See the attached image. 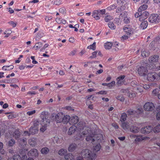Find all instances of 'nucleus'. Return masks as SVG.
<instances>
[{"label": "nucleus", "instance_id": "1", "mask_svg": "<svg viewBox=\"0 0 160 160\" xmlns=\"http://www.w3.org/2000/svg\"><path fill=\"white\" fill-rule=\"evenodd\" d=\"M81 156H84V158H87V160H95L96 157V155L94 153L88 149L83 150L81 152Z\"/></svg>", "mask_w": 160, "mask_h": 160}, {"label": "nucleus", "instance_id": "2", "mask_svg": "<svg viewBox=\"0 0 160 160\" xmlns=\"http://www.w3.org/2000/svg\"><path fill=\"white\" fill-rule=\"evenodd\" d=\"M49 117L50 114L48 112L45 111L42 112L40 115V118L42 119L41 122H45L49 124L50 121L49 119Z\"/></svg>", "mask_w": 160, "mask_h": 160}, {"label": "nucleus", "instance_id": "3", "mask_svg": "<svg viewBox=\"0 0 160 160\" xmlns=\"http://www.w3.org/2000/svg\"><path fill=\"white\" fill-rule=\"evenodd\" d=\"M147 79L149 81L158 80V73L155 72L149 73L147 75Z\"/></svg>", "mask_w": 160, "mask_h": 160}, {"label": "nucleus", "instance_id": "4", "mask_svg": "<svg viewBox=\"0 0 160 160\" xmlns=\"http://www.w3.org/2000/svg\"><path fill=\"white\" fill-rule=\"evenodd\" d=\"M146 66H141L138 68V72L140 75L142 76L147 75L148 70Z\"/></svg>", "mask_w": 160, "mask_h": 160}, {"label": "nucleus", "instance_id": "5", "mask_svg": "<svg viewBox=\"0 0 160 160\" xmlns=\"http://www.w3.org/2000/svg\"><path fill=\"white\" fill-rule=\"evenodd\" d=\"M143 108L146 111H152L154 110L155 106L154 104L151 102L146 103L143 106Z\"/></svg>", "mask_w": 160, "mask_h": 160}, {"label": "nucleus", "instance_id": "6", "mask_svg": "<svg viewBox=\"0 0 160 160\" xmlns=\"http://www.w3.org/2000/svg\"><path fill=\"white\" fill-rule=\"evenodd\" d=\"M158 15L156 14H152L149 17V21L151 23H157L159 22V19L158 18Z\"/></svg>", "mask_w": 160, "mask_h": 160}, {"label": "nucleus", "instance_id": "7", "mask_svg": "<svg viewBox=\"0 0 160 160\" xmlns=\"http://www.w3.org/2000/svg\"><path fill=\"white\" fill-rule=\"evenodd\" d=\"M153 130L152 127L151 126H148L144 127L141 129V132L143 134H148Z\"/></svg>", "mask_w": 160, "mask_h": 160}, {"label": "nucleus", "instance_id": "8", "mask_svg": "<svg viewBox=\"0 0 160 160\" xmlns=\"http://www.w3.org/2000/svg\"><path fill=\"white\" fill-rule=\"evenodd\" d=\"M159 56L158 55H155L150 57L148 58L149 62L153 63L158 62L159 60Z\"/></svg>", "mask_w": 160, "mask_h": 160}, {"label": "nucleus", "instance_id": "9", "mask_svg": "<svg viewBox=\"0 0 160 160\" xmlns=\"http://www.w3.org/2000/svg\"><path fill=\"white\" fill-rule=\"evenodd\" d=\"M29 156H32L33 157H36L38 156V151L36 149H32L30 150L28 153Z\"/></svg>", "mask_w": 160, "mask_h": 160}, {"label": "nucleus", "instance_id": "10", "mask_svg": "<svg viewBox=\"0 0 160 160\" xmlns=\"http://www.w3.org/2000/svg\"><path fill=\"white\" fill-rule=\"evenodd\" d=\"M78 121V118L76 116H73L70 118L69 123L70 124L74 125L77 123Z\"/></svg>", "mask_w": 160, "mask_h": 160}, {"label": "nucleus", "instance_id": "11", "mask_svg": "<svg viewBox=\"0 0 160 160\" xmlns=\"http://www.w3.org/2000/svg\"><path fill=\"white\" fill-rule=\"evenodd\" d=\"M63 114L62 113H58L55 115V118L58 123L61 122L63 118Z\"/></svg>", "mask_w": 160, "mask_h": 160}, {"label": "nucleus", "instance_id": "12", "mask_svg": "<svg viewBox=\"0 0 160 160\" xmlns=\"http://www.w3.org/2000/svg\"><path fill=\"white\" fill-rule=\"evenodd\" d=\"M94 137V135L92 133H90V134L89 133L88 135L86 138V140L87 141L91 142L93 144V142L95 141V139H95V137Z\"/></svg>", "mask_w": 160, "mask_h": 160}, {"label": "nucleus", "instance_id": "13", "mask_svg": "<svg viewBox=\"0 0 160 160\" xmlns=\"http://www.w3.org/2000/svg\"><path fill=\"white\" fill-rule=\"evenodd\" d=\"M123 30L126 33V34H127L128 35H129V36H130L133 33V30H132V29H131V28H124Z\"/></svg>", "mask_w": 160, "mask_h": 160}, {"label": "nucleus", "instance_id": "14", "mask_svg": "<svg viewBox=\"0 0 160 160\" xmlns=\"http://www.w3.org/2000/svg\"><path fill=\"white\" fill-rule=\"evenodd\" d=\"M38 129H37V127L34 125L32 126L29 129V132L31 134H34L36 132H37Z\"/></svg>", "mask_w": 160, "mask_h": 160}, {"label": "nucleus", "instance_id": "15", "mask_svg": "<svg viewBox=\"0 0 160 160\" xmlns=\"http://www.w3.org/2000/svg\"><path fill=\"white\" fill-rule=\"evenodd\" d=\"M77 127L75 125H73L69 129L68 133L69 135H71L74 133L77 129Z\"/></svg>", "mask_w": 160, "mask_h": 160}, {"label": "nucleus", "instance_id": "16", "mask_svg": "<svg viewBox=\"0 0 160 160\" xmlns=\"http://www.w3.org/2000/svg\"><path fill=\"white\" fill-rule=\"evenodd\" d=\"M63 118L62 119V122L64 124L67 123L68 122H69L70 118L69 116L66 115L65 116L63 114Z\"/></svg>", "mask_w": 160, "mask_h": 160}, {"label": "nucleus", "instance_id": "17", "mask_svg": "<svg viewBox=\"0 0 160 160\" xmlns=\"http://www.w3.org/2000/svg\"><path fill=\"white\" fill-rule=\"evenodd\" d=\"M148 25V22L146 21H144L142 22L140 25V28L143 30L147 28Z\"/></svg>", "mask_w": 160, "mask_h": 160}, {"label": "nucleus", "instance_id": "18", "mask_svg": "<svg viewBox=\"0 0 160 160\" xmlns=\"http://www.w3.org/2000/svg\"><path fill=\"white\" fill-rule=\"evenodd\" d=\"M77 147V145L75 143L71 144L68 148V150L69 152H73L76 149Z\"/></svg>", "mask_w": 160, "mask_h": 160}, {"label": "nucleus", "instance_id": "19", "mask_svg": "<svg viewBox=\"0 0 160 160\" xmlns=\"http://www.w3.org/2000/svg\"><path fill=\"white\" fill-rule=\"evenodd\" d=\"M18 142L20 145L23 147L25 145L26 143V139L25 138H20L18 140Z\"/></svg>", "mask_w": 160, "mask_h": 160}, {"label": "nucleus", "instance_id": "20", "mask_svg": "<svg viewBox=\"0 0 160 160\" xmlns=\"http://www.w3.org/2000/svg\"><path fill=\"white\" fill-rule=\"evenodd\" d=\"M64 158L66 160H72L75 159L74 156L71 153H68L64 155Z\"/></svg>", "mask_w": 160, "mask_h": 160}, {"label": "nucleus", "instance_id": "21", "mask_svg": "<svg viewBox=\"0 0 160 160\" xmlns=\"http://www.w3.org/2000/svg\"><path fill=\"white\" fill-rule=\"evenodd\" d=\"M130 131L134 133H137L139 131V128L136 126H132L130 129Z\"/></svg>", "mask_w": 160, "mask_h": 160}, {"label": "nucleus", "instance_id": "22", "mask_svg": "<svg viewBox=\"0 0 160 160\" xmlns=\"http://www.w3.org/2000/svg\"><path fill=\"white\" fill-rule=\"evenodd\" d=\"M53 141L55 143L60 144L62 142V140L61 138H59L58 137L55 136L53 138Z\"/></svg>", "mask_w": 160, "mask_h": 160}, {"label": "nucleus", "instance_id": "23", "mask_svg": "<svg viewBox=\"0 0 160 160\" xmlns=\"http://www.w3.org/2000/svg\"><path fill=\"white\" fill-rule=\"evenodd\" d=\"M29 144L32 146H34L36 144V139L34 138L30 139L28 140Z\"/></svg>", "mask_w": 160, "mask_h": 160}, {"label": "nucleus", "instance_id": "24", "mask_svg": "<svg viewBox=\"0 0 160 160\" xmlns=\"http://www.w3.org/2000/svg\"><path fill=\"white\" fill-rule=\"evenodd\" d=\"M48 124L45 122H41L42 127L40 129V131L42 132H44L46 130L47 125Z\"/></svg>", "mask_w": 160, "mask_h": 160}, {"label": "nucleus", "instance_id": "25", "mask_svg": "<svg viewBox=\"0 0 160 160\" xmlns=\"http://www.w3.org/2000/svg\"><path fill=\"white\" fill-rule=\"evenodd\" d=\"M21 158L20 155L18 154H16L13 155L12 158H8V160H19Z\"/></svg>", "mask_w": 160, "mask_h": 160}, {"label": "nucleus", "instance_id": "26", "mask_svg": "<svg viewBox=\"0 0 160 160\" xmlns=\"http://www.w3.org/2000/svg\"><path fill=\"white\" fill-rule=\"evenodd\" d=\"M67 152V149L64 148H62L58 151V154L61 156H63L65 155V154Z\"/></svg>", "mask_w": 160, "mask_h": 160}, {"label": "nucleus", "instance_id": "27", "mask_svg": "<svg viewBox=\"0 0 160 160\" xmlns=\"http://www.w3.org/2000/svg\"><path fill=\"white\" fill-rule=\"evenodd\" d=\"M41 151L42 154H46L48 153L49 150L47 147H44L41 149Z\"/></svg>", "mask_w": 160, "mask_h": 160}, {"label": "nucleus", "instance_id": "28", "mask_svg": "<svg viewBox=\"0 0 160 160\" xmlns=\"http://www.w3.org/2000/svg\"><path fill=\"white\" fill-rule=\"evenodd\" d=\"M13 136L15 139L18 138L20 136V132L18 130H16L13 134Z\"/></svg>", "mask_w": 160, "mask_h": 160}, {"label": "nucleus", "instance_id": "29", "mask_svg": "<svg viewBox=\"0 0 160 160\" xmlns=\"http://www.w3.org/2000/svg\"><path fill=\"white\" fill-rule=\"evenodd\" d=\"M125 77V76L124 75L118 77L117 79L118 81L117 83L118 84H121L122 82V80Z\"/></svg>", "mask_w": 160, "mask_h": 160}, {"label": "nucleus", "instance_id": "30", "mask_svg": "<svg viewBox=\"0 0 160 160\" xmlns=\"http://www.w3.org/2000/svg\"><path fill=\"white\" fill-rule=\"evenodd\" d=\"M112 46V44L110 42H107L105 43L104 46L106 49H110Z\"/></svg>", "mask_w": 160, "mask_h": 160}, {"label": "nucleus", "instance_id": "31", "mask_svg": "<svg viewBox=\"0 0 160 160\" xmlns=\"http://www.w3.org/2000/svg\"><path fill=\"white\" fill-rule=\"evenodd\" d=\"M148 8V6L147 5H143L141 6L138 9V12H141L146 10Z\"/></svg>", "mask_w": 160, "mask_h": 160}, {"label": "nucleus", "instance_id": "32", "mask_svg": "<svg viewBox=\"0 0 160 160\" xmlns=\"http://www.w3.org/2000/svg\"><path fill=\"white\" fill-rule=\"evenodd\" d=\"M98 11H95L92 13V16L96 20H98L99 17L98 16Z\"/></svg>", "mask_w": 160, "mask_h": 160}, {"label": "nucleus", "instance_id": "33", "mask_svg": "<svg viewBox=\"0 0 160 160\" xmlns=\"http://www.w3.org/2000/svg\"><path fill=\"white\" fill-rule=\"evenodd\" d=\"M153 131L155 133H157L160 132V124L156 126L153 129Z\"/></svg>", "mask_w": 160, "mask_h": 160}, {"label": "nucleus", "instance_id": "34", "mask_svg": "<svg viewBox=\"0 0 160 160\" xmlns=\"http://www.w3.org/2000/svg\"><path fill=\"white\" fill-rule=\"evenodd\" d=\"M15 141L13 139H11L8 142V145L9 147H12L15 144Z\"/></svg>", "mask_w": 160, "mask_h": 160}, {"label": "nucleus", "instance_id": "35", "mask_svg": "<svg viewBox=\"0 0 160 160\" xmlns=\"http://www.w3.org/2000/svg\"><path fill=\"white\" fill-rule=\"evenodd\" d=\"M150 54V52L147 50H144L142 52L141 55L143 57L148 56Z\"/></svg>", "mask_w": 160, "mask_h": 160}, {"label": "nucleus", "instance_id": "36", "mask_svg": "<svg viewBox=\"0 0 160 160\" xmlns=\"http://www.w3.org/2000/svg\"><path fill=\"white\" fill-rule=\"evenodd\" d=\"M124 6H121L120 7H118L116 10V12L117 13H120L123 12L124 10Z\"/></svg>", "mask_w": 160, "mask_h": 160}, {"label": "nucleus", "instance_id": "37", "mask_svg": "<svg viewBox=\"0 0 160 160\" xmlns=\"http://www.w3.org/2000/svg\"><path fill=\"white\" fill-rule=\"evenodd\" d=\"M101 148V146L100 144H98L93 147V150L94 152H97L100 150Z\"/></svg>", "mask_w": 160, "mask_h": 160}, {"label": "nucleus", "instance_id": "38", "mask_svg": "<svg viewBox=\"0 0 160 160\" xmlns=\"http://www.w3.org/2000/svg\"><path fill=\"white\" fill-rule=\"evenodd\" d=\"M127 117V114L125 113H123L121 117L120 121H125Z\"/></svg>", "mask_w": 160, "mask_h": 160}, {"label": "nucleus", "instance_id": "39", "mask_svg": "<svg viewBox=\"0 0 160 160\" xmlns=\"http://www.w3.org/2000/svg\"><path fill=\"white\" fill-rule=\"evenodd\" d=\"M145 138V137H142V136H139L137 137L135 139L136 142H140L144 140Z\"/></svg>", "mask_w": 160, "mask_h": 160}, {"label": "nucleus", "instance_id": "40", "mask_svg": "<svg viewBox=\"0 0 160 160\" xmlns=\"http://www.w3.org/2000/svg\"><path fill=\"white\" fill-rule=\"evenodd\" d=\"M141 14L142 17H143V18H144L145 19L148 18L149 15V13L147 11H144L143 12H141Z\"/></svg>", "mask_w": 160, "mask_h": 160}, {"label": "nucleus", "instance_id": "41", "mask_svg": "<svg viewBox=\"0 0 160 160\" xmlns=\"http://www.w3.org/2000/svg\"><path fill=\"white\" fill-rule=\"evenodd\" d=\"M88 48L92 49L93 50H94L96 49V42H94L93 43L88 47Z\"/></svg>", "mask_w": 160, "mask_h": 160}, {"label": "nucleus", "instance_id": "42", "mask_svg": "<svg viewBox=\"0 0 160 160\" xmlns=\"http://www.w3.org/2000/svg\"><path fill=\"white\" fill-rule=\"evenodd\" d=\"M122 126L123 129L125 130L129 128L128 123L125 122L122 123Z\"/></svg>", "mask_w": 160, "mask_h": 160}, {"label": "nucleus", "instance_id": "43", "mask_svg": "<svg viewBox=\"0 0 160 160\" xmlns=\"http://www.w3.org/2000/svg\"><path fill=\"white\" fill-rule=\"evenodd\" d=\"M108 26L112 29H115L116 26L114 25V23L112 22H109L108 24Z\"/></svg>", "mask_w": 160, "mask_h": 160}, {"label": "nucleus", "instance_id": "44", "mask_svg": "<svg viewBox=\"0 0 160 160\" xmlns=\"http://www.w3.org/2000/svg\"><path fill=\"white\" fill-rule=\"evenodd\" d=\"M113 19V18L112 17L109 15H107L104 18V20L106 22H107L112 19Z\"/></svg>", "mask_w": 160, "mask_h": 160}, {"label": "nucleus", "instance_id": "45", "mask_svg": "<svg viewBox=\"0 0 160 160\" xmlns=\"http://www.w3.org/2000/svg\"><path fill=\"white\" fill-rule=\"evenodd\" d=\"M117 7L116 4L111 5L107 8V9L109 11L113 10Z\"/></svg>", "mask_w": 160, "mask_h": 160}, {"label": "nucleus", "instance_id": "46", "mask_svg": "<svg viewBox=\"0 0 160 160\" xmlns=\"http://www.w3.org/2000/svg\"><path fill=\"white\" fill-rule=\"evenodd\" d=\"M42 46V43L41 42H38V43H36L34 48H36L37 49L40 48Z\"/></svg>", "mask_w": 160, "mask_h": 160}, {"label": "nucleus", "instance_id": "47", "mask_svg": "<svg viewBox=\"0 0 160 160\" xmlns=\"http://www.w3.org/2000/svg\"><path fill=\"white\" fill-rule=\"evenodd\" d=\"M3 144L2 142H0V152L2 154H4L5 152L3 149Z\"/></svg>", "mask_w": 160, "mask_h": 160}, {"label": "nucleus", "instance_id": "48", "mask_svg": "<svg viewBox=\"0 0 160 160\" xmlns=\"http://www.w3.org/2000/svg\"><path fill=\"white\" fill-rule=\"evenodd\" d=\"M123 22L126 24H128L130 22V19L129 18L125 16L123 19Z\"/></svg>", "mask_w": 160, "mask_h": 160}, {"label": "nucleus", "instance_id": "49", "mask_svg": "<svg viewBox=\"0 0 160 160\" xmlns=\"http://www.w3.org/2000/svg\"><path fill=\"white\" fill-rule=\"evenodd\" d=\"M127 113L129 115H133L135 113V111L132 109H130L128 110Z\"/></svg>", "mask_w": 160, "mask_h": 160}, {"label": "nucleus", "instance_id": "50", "mask_svg": "<svg viewBox=\"0 0 160 160\" xmlns=\"http://www.w3.org/2000/svg\"><path fill=\"white\" fill-rule=\"evenodd\" d=\"M143 111L142 108H138L136 111H135V113H136L138 114H141Z\"/></svg>", "mask_w": 160, "mask_h": 160}, {"label": "nucleus", "instance_id": "51", "mask_svg": "<svg viewBox=\"0 0 160 160\" xmlns=\"http://www.w3.org/2000/svg\"><path fill=\"white\" fill-rule=\"evenodd\" d=\"M116 98L117 99L120 100L122 102H123L124 100L123 97L121 95L118 96Z\"/></svg>", "mask_w": 160, "mask_h": 160}, {"label": "nucleus", "instance_id": "52", "mask_svg": "<svg viewBox=\"0 0 160 160\" xmlns=\"http://www.w3.org/2000/svg\"><path fill=\"white\" fill-rule=\"evenodd\" d=\"M115 85V82L114 81H112L111 83H108L107 86L109 88H111L112 86Z\"/></svg>", "mask_w": 160, "mask_h": 160}, {"label": "nucleus", "instance_id": "53", "mask_svg": "<svg viewBox=\"0 0 160 160\" xmlns=\"http://www.w3.org/2000/svg\"><path fill=\"white\" fill-rule=\"evenodd\" d=\"M26 151H27V150H26L25 149L22 148L20 150L19 153L22 155L25 154V152Z\"/></svg>", "mask_w": 160, "mask_h": 160}, {"label": "nucleus", "instance_id": "54", "mask_svg": "<svg viewBox=\"0 0 160 160\" xmlns=\"http://www.w3.org/2000/svg\"><path fill=\"white\" fill-rule=\"evenodd\" d=\"M97 51H95L92 53V56L89 57V58H93L96 57Z\"/></svg>", "mask_w": 160, "mask_h": 160}, {"label": "nucleus", "instance_id": "55", "mask_svg": "<svg viewBox=\"0 0 160 160\" xmlns=\"http://www.w3.org/2000/svg\"><path fill=\"white\" fill-rule=\"evenodd\" d=\"M61 3V0H56L54 2L53 5L56 4L57 5H59Z\"/></svg>", "mask_w": 160, "mask_h": 160}, {"label": "nucleus", "instance_id": "56", "mask_svg": "<svg viewBox=\"0 0 160 160\" xmlns=\"http://www.w3.org/2000/svg\"><path fill=\"white\" fill-rule=\"evenodd\" d=\"M125 2V0H118L117 1V3L119 5L124 4Z\"/></svg>", "mask_w": 160, "mask_h": 160}, {"label": "nucleus", "instance_id": "57", "mask_svg": "<svg viewBox=\"0 0 160 160\" xmlns=\"http://www.w3.org/2000/svg\"><path fill=\"white\" fill-rule=\"evenodd\" d=\"M36 112V111L35 110H33L32 111H28L27 112V114L29 115H31L35 113Z\"/></svg>", "mask_w": 160, "mask_h": 160}, {"label": "nucleus", "instance_id": "58", "mask_svg": "<svg viewBox=\"0 0 160 160\" xmlns=\"http://www.w3.org/2000/svg\"><path fill=\"white\" fill-rule=\"evenodd\" d=\"M141 15V12H136L134 15L136 18H138L140 17Z\"/></svg>", "mask_w": 160, "mask_h": 160}, {"label": "nucleus", "instance_id": "59", "mask_svg": "<svg viewBox=\"0 0 160 160\" xmlns=\"http://www.w3.org/2000/svg\"><path fill=\"white\" fill-rule=\"evenodd\" d=\"M8 23L11 25L13 28L15 27L16 26L17 24V23H15L13 21H11L9 22Z\"/></svg>", "mask_w": 160, "mask_h": 160}, {"label": "nucleus", "instance_id": "60", "mask_svg": "<svg viewBox=\"0 0 160 160\" xmlns=\"http://www.w3.org/2000/svg\"><path fill=\"white\" fill-rule=\"evenodd\" d=\"M128 95L130 98L135 97L136 96V94L134 92L129 93Z\"/></svg>", "mask_w": 160, "mask_h": 160}, {"label": "nucleus", "instance_id": "61", "mask_svg": "<svg viewBox=\"0 0 160 160\" xmlns=\"http://www.w3.org/2000/svg\"><path fill=\"white\" fill-rule=\"evenodd\" d=\"M159 89H156L152 91V93L155 95H157Z\"/></svg>", "mask_w": 160, "mask_h": 160}, {"label": "nucleus", "instance_id": "62", "mask_svg": "<svg viewBox=\"0 0 160 160\" xmlns=\"http://www.w3.org/2000/svg\"><path fill=\"white\" fill-rule=\"evenodd\" d=\"M77 126V127L78 128H79V129L80 130L82 129L83 128V125H82V124L80 122H79Z\"/></svg>", "mask_w": 160, "mask_h": 160}, {"label": "nucleus", "instance_id": "63", "mask_svg": "<svg viewBox=\"0 0 160 160\" xmlns=\"http://www.w3.org/2000/svg\"><path fill=\"white\" fill-rule=\"evenodd\" d=\"M156 117L157 119L160 120V111L158 112L156 114Z\"/></svg>", "mask_w": 160, "mask_h": 160}, {"label": "nucleus", "instance_id": "64", "mask_svg": "<svg viewBox=\"0 0 160 160\" xmlns=\"http://www.w3.org/2000/svg\"><path fill=\"white\" fill-rule=\"evenodd\" d=\"M21 159L22 160H26V159H27V156L26 154H23L22 155V157L21 156Z\"/></svg>", "mask_w": 160, "mask_h": 160}]
</instances>
